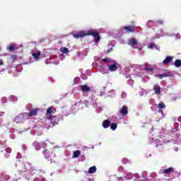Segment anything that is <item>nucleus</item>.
Wrapping results in <instances>:
<instances>
[{"mask_svg": "<svg viewBox=\"0 0 181 181\" xmlns=\"http://www.w3.org/2000/svg\"><path fill=\"white\" fill-rule=\"evenodd\" d=\"M86 36H93L95 38V42L98 43L100 42V39H101V36H100V33L97 31V30H89L86 33Z\"/></svg>", "mask_w": 181, "mask_h": 181, "instance_id": "1", "label": "nucleus"}, {"mask_svg": "<svg viewBox=\"0 0 181 181\" xmlns=\"http://www.w3.org/2000/svg\"><path fill=\"white\" fill-rule=\"evenodd\" d=\"M47 119L52 121L49 127H54V125H59V122H60V117L59 116H52L47 117Z\"/></svg>", "mask_w": 181, "mask_h": 181, "instance_id": "2", "label": "nucleus"}, {"mask_svg": "<svg viewBox=\"0 0 181 181\" xmlns=\"http://www.w3.org/2000/svg\"><path fill=\"white\" fill-rule=\"evenodd\" d=\"M118 67H119V64L114 62L108 66V70H110V71H117L118 70Z\"/></svg>", "mask_w": 181, "mask_h": 181, "instance_id": "3", "label": "nucleus"}, {"mask_svg": "<svg viewBox=\"0 0 181 181\" xmlns=\"http://www.w3.org/2000/svg\"><path fill=\"white\" fill-rule=\"evenodd\" d=\"M123 30H127L128 33H135L136 32V28H135V26H132V25H127V26H124L123 27Z\"/></svg>", "mask_w": 181, "mask_h": 181, "instance_id": "4", "label": "nucleus"}, {"mask_svg": "<svg viewBox=\"0 0 181 181\" xmlns=\"http://www.w3.org/2000/svg\"><path fill=\"white\" fill-rule=\"evenodd\" d=\"M38 109H33L29 111V112L25 113L26 117H35V115H37Z\"/></svg>", "mask_w": 181, "mask_h": 181, "instance_id": "5", "label": "nucleus"}, {"mask_svg": "<svg viewBox=\"0 0 181 181\" xmlns=\"http://www.w3.org/2000/svg\"><path fill=\"white\" fill-rule=\"evenodd\" d=\"M81 90L82 93H90V91H91V88L87 85H81Z\"/></svg>", "mask_w": 181, "mask_h": 181, "instance_id": "6", "label": "nucleus"}, {"mask_svg": "<svg viewBox=\"0 0 181 181\" xmlns=\"http://www.w3.org/2000/svg\"><path fill=\"white\" fill-rule=\"evenodd\" d=\"M73 36H74V37H75V39H80L81 37H84V36H86V35L84 32L80 31L76 34H74Z\"/></svg>", "mask_w": 181, "mask_h": 181, "instance_id": "7", "label": "nucleus"}, {"mask_svg": "<svg viewBox=\"0 0 181 181\" xmlns=\"http://www.w3.org/2000/svg\"><path fill=\"white\" fill-rule=\"evenodd\" d=\"M128 45L134 47V46L138 45V42H136L135 38H130L128 40Z\"/></svg>", "mask_w": 181, "mask_h": 181, "instance_id": "8", "label": "nucleus"}, {"mask_svg": "<svg viewBox=\"0 0 181 181\" xmlns=\"http://www.w3.org/2000/svg\"><path fill=\"white\" fill-rule=\"evenodd\" d=\"M173 172H175V169L172 167H170L168 169L163 170L162 173H165V175H170V173H173Z\"/></svg>", "mask_w": 181, "mask_h": 181, "instance_id": "9", "label": "nucleus"}, {"mask_svg": "<svg viewBox=\"0 0 181 181\" xmlns=\"http://www.w3.org/2000/svg\"><path fill=\"white\" fill-rule=\"evenodd\" d=\"M121 115H123V117H125V115H128V107L123 106L122 107V110H120Z\"/></svg>", "mask_w": 181, "mask_h": 181, "instance_id": "10", "label": "nucleus"}, {"mask_svg": "<svg viewBox=\"0 0 181 181\" xmlns=\"http://www.w3.org/2000/svg\"><path fill=\"white\" fill-rule=\"evenodd\" d=\"M54 112H56V110L53 106L49 107L47 110V115H50Z\"/></svg>", "mask_w": 181, "mask_h": 181, "instance_id": "11", "label": "nucleus"}, {"mask_svg": "<svg viewBox=\"0 0 181 181\" xmlns=\"http://www.w3.org/2000/svg\"><path fill=\"white\" fill-rule=\"evenodd\" d=\"M154 93L157 95L160 94V86L159 85L153 86Z\"/></svg>", "mask_w": 181, "mask_h": 181, "instance_id": "12", "label": "nucleus"}, {"mask_svg": "<svg viewBox=\"0 0 181 181\" xmlns=\"http://www.w3.org/2000/svg\"><path fill=\"white\" fill-rule=\"evenodd\" d=\"M172 60H173V57H166L163 63V64H169Z\"/></svg>", "mask_w": 181, "mask_h": 181, "instance_id": "13", "label": "nucleus"}, {"mask_svg": "<svg viewBox=\"0 0 181 181\" xmlns=\"http://www.w3.org/2000/svg\"><path fill=\"white\" fill-rule=\"evenodd\" d=\"M111 124V121L108 120V119H105L103 121V128H108L110 127V125Z\"/></svg>", "mask_w": 181, "mask_h": 181, "instance_id": "14", "label": "nucleus"}, {"mask_svg": "<svg viewBox=\"0 0 181 181\" xmlns=\"http://www.w3.org/2000/svg\"><path fill=\"white\" fill-rule=\"evenodd\" d=\"M43 155L45 156V158H46V159H49V158H50V153H49V150L48 149H45L43 151Z\"/></svg>", "mask_w": 181, "mask_h": 181, "instance_id": "15", "label": "nucleus"}, {"mask_svg": "<svg viewBox=\"0 0 181 181\" xmlns=\"http://www.w3.org/2000/svg\"><path fill=\"white\" fill-rule=\"evenodd\" d=\"M80 155H81V151L80 150L75 151L73 153V158H78Z\"/></svg>", "mask_w": 181, "mask_h": 181, "instance_id": "16", "label": "nucleus"}, {"mask_svg": "<svg viewBox=\"0 0 181 181\" xmlns=\"http://www.w3.org/2000/svg\"><path fill=\"white\" fill-rule=\"evenodd\" d=\"M42 53L40 52H38L37 53L36 52H33L32 56L34 57V59H37L39 57H40V55Z\"/></svg>", "mask_w": 181, "mask_h": 181, "instance_id": "17", "label": "nucleus"}, {"mask_svg": "<svg viewBox=\"0 0 181 181\" xmlns=\"http://www.w3.org/2000/svg\"><path fill=\"white\" fill-rule=\"evenodd\" d=\"M169 76H170V74H158L156 76V77H158V78H160L162 80L163 77H169Z\"/></svg>", "mask_w": 181, "mask_h": 181, "instance_id": "18", "label": "nucleus"}, {"mask_svg": "<svg viewBox=\"0 0 181 181\" xmlns=\"http://www.w3.org/2000/svg\"><path fill=\"white\" fill-rule=\"evenodd\" d=\"M95 172H97V168L95 166H93V167H90L89 169H88V173H95Z\"/></svg>", "mask_w": 181, "mask_h": 181, "instance_id": "19", "label": "nucleus"}, {"mask_svg": "<svg viewBox=\"0 0 181 181\" xmlns=\"http://www.w3.org/2000/svg\"><path fill=\"white\" fill-rule=\"evenodd\" d=\"M174 66H175V67H180L181 66V60L176 59L174 62Z\"/></svg>", "mask_w": 181, "mask_h": 181, "instance_id": "20", "label": "nucleus"}, {"mask_svg": "<svg viewBox=\"0 0 181 181\" xmlns=\"http://www.w3.org/2000/svg\"><path fill=\"white\" fill-rule=\"evenodd\" d=\"M117 127H118V124H117V123H112L110 124V129L112 130V131H115V129H117Z\"/></svg>", "mask_w": 181, "mask_h": 181, "instance_id": "21", "label": "nucleus"}, {"mask_svg": "<svg viewBox=\"0 0 181 181\" xmlns=\"http://www.w3.org/2000/svg\"><path fill=\"white\" fill-rule=\"evenodd\" d=\"M7 49L10 52H13L15 50V46H13V45H11L7 47Z\"/></svg>", "mask_w": 181, "mask_h": 181, "instance_id": "22", "label": "nucleus"}, {"mask_svg": "<svg viewBox=\"0 0 181 181\" xmlns=\"http://www.w3.org/2000/svg\"><path fill=\"white\" fill-rule=\"evenodd\" d=\"M4 180L3 181H8L11 179V177L8 175H5L3 176Z\"/></svg>", "mask_w": 181, "mask_h": 181, "instance_id": "23", "label": "nucleus"}, {"mask_svg": "<svg viewBox=\"0 0 181 181\" xmlns=\"http://www.w3.org/2000/svg\"><path fill=\"white\" fill-rule=\"evenodd\" d=\"M153 47H155V44L153 43L148 44V49H153Z\"/></svg>", "mask_w": 181, "mask_h": 181, "instance_id": "24", "label": "nucleus"}, {"mask_svg": "<svg viewBox=\"0 0 181 181\" xmlns=\"http://www.w3.org/2000/svg\"><path fill=\"white\" fill-rule=\"evenodd\" d=\"M103 62H104V63H107V62H111V59L110 58H104L103 59Z\"/></svg>", "mask_w": 181, "mask_h": 181, "instance_id": "25", "label": "nucleus"}, {"mask_svg": "<svg viewBox=\"0 0 181 181\" xmlns=\"http://www.w3.org/2000/svg\"><path fill=\"white\" fill-rule=\"evenodd\" d=\"M127 179H132V177H134V174H132V173H128V174L127 175Z\"/></svg>", "mask_w": 181, "mask_h": 181, "instance_id": "26", "label": "nucleus"}, {"mask_svg": "<svg viewBox=\"0 0 181 181\" xmlns=\"http://www.w3.org/2000/svg\"><path fill=\"white\" fill-rule=\"evenodd\" d=\"M165 104L164 103H160L159 105H158V108H159V110H162V108H165Z\"/></svg>", "mask_w": 181, "mask_h": 181, "instance_id": "27", "label": "nucleus"}, {"mask_svg": "<svg viewBox=\"0 0 181 181\" xmlns=\"http://www.w3.org/2000/svg\"><path fill=\"white\" fill-rule=\"evenodd\" d=\"M6 144V141H3L2 140H0V148H2V146H4V145H5Z\"/></svg>", "mask_w": 181, "mask_h": 181, "instance_id": "28", "label": "nucleus"}, {"mask_svg": "<svg viewBox=\"0 0 181 181\" xmlns=\"http://www.w3.org/2000/svg\"><path fill=\"white\" fill-rule=\"evenodd\" d=\"M144 70L146 71H152L153 68L152 67H146V68H144Z\"/></svg>", "mask_w": 181, "mask_h": 181, "instance_id": "29", "label": "nucleus"}, {"mask_svg": "<svg viewBox=\"0 0 181 181\" xmlns=\"http://www.w3.org/2000/svg\"><path fill=\"white\" fill-rule=\"evenodd\" d=\"M62 53H65V54H67L69 53V49L64 47L62 50Z\"/></svg>", "mask_w": 181, "mask_h": 181, "instance_id": "30", "label": "nucleus"}, {"mask_svg": "<svg viewBox=\"0 0 181 181\" xmlns=\"http://www.w3.org/2000/svg\"><path fill=\"white\" fill-rule=\"evenodd\" d=\"M5 151L8 153H11V152H12V149L11 148H7L5 149Z\"/></svg>", "mask_w": 181, "mask_h": 181, "instance_id": "31", "label": "nucleus"}, {"mask_svg": "<svg viewBox=\"0 0 181 181\" xmlns=\"http://www.w3.org/2000/svg\"><path fill=\"white\" fill-rule=\"evenodd\" d=\"M157 23H158V25H163V21L158 20V21H157Z\"/></svg>", "mask_w": 181, "mask_h": 181, "instance_id": "32", "label": "nucleus"}, {"mask_svg": "<svg viewBox=\"0 0 181 181\" xmlns=\"http://www.w3.org/2000/svg\"><path fill=\"white\" fill-rule=\"evenodd\" d=\"M112 50V47H110V48H109L107 50V52H106V53L108 54V53H111V51Z\"/></svg>", "mask_w": 181, "mask_h": 181, "instance_id": "33", "label": "nucleus"}, {"mask_svg": "<svg viewBox=\"0 0 181 181\" xmlns=\"http://www.w3.org/2000/svg\"><path fill=\"white\" fill-rule=\"evenodd\" d=\"M0 66H4V60L0 59Z\"/></svg>", "mask_w": 181, "mask_h": 181, "instance_id": "34", "label": "nucleus"}, {"mask_svg": "<svg viewBox=\"0 0 181 181\" xmlns=\"http://www.w3.org/2000/svg\"><path fill=\"white\" fill-rule=\"evenodd\" d=\"M154 47H155L157 50H159V47H158V45H154Z\"/></svg>", "mask_w": 181, "mask_h": 181, "instance_id": "35", "label": "nucleus"}, {"mask_svg": "<svg viewBox=\"0 0 181 181\" xmlns=\"http://www.w3.org/2000/svg\"><path fill=\"white\" fill-rule=\"evenodd\" d=\"M15 59H16V56H13V57H12V59H13V60H15Z\"/></svg>", "mask_w": 181, "mask_h": 181, "instance_id": "36", "label": "nucleus"}, {"mask_svg": "<svg viewBox=\"0 0 181 181\" xmlns=\"http://www.w3.org/2000/svg\"><path fill=\"white\" fill-rule=\"evenodd\" d=\"M87 181H91V178H87Z\"/></svg>", "mask_w": 181, "mask_h": 181, "instance_id": "37", "label": "nucleus"}]
</instances>
